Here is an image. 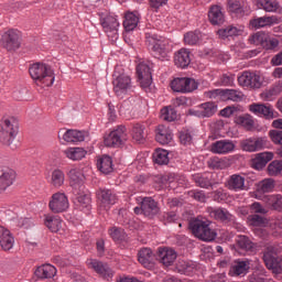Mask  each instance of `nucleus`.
Masks as SVG:
<instances>
[{
  "mask_svg": "<svg viewBox=\"0 0 282 282\" xmlns=\"http://www.w3.org/2000/svg\"><path fill=\"white\" fill-rule=\"evenodd\" d=\"M154 164L164 166L169 164V151L164 149H156L152 155Z\"/></svg>",
  "mask_w": 282,
  "mask_h": 282,
  "instance_id": "09e8293b",
  "label": "nucleus"
},
{
  "mask_svg": "<svg viewBox=\"0 0 282 282\" xmlns=\"http://www.w3.org/2000/svg\"><path fill=\"white\" fill-rule=\"evenodd\" d=\"M153 259H154L153 250H151L150 248H142L138 252L139 263H141L143 268H148V270H151V268H153Z\"/></svg>",
  "mask_w": 282,
  "mask_h": 282,
  "instance_id": "2f4dec72",
  "label": "nucleus"
},
{
  "mask_svg": "<svg viewBox=\"0 0 282 282\" xmlns=\"http://www.w3.org/2000/svg\"><path fill=\"white\" fill-rule=\"evenodd\" d=\"M19 133V121L13 117H8L1 120L0 123V142L7 147H11Z\"/></svg>",
  "mask_w": 282,
  "mask_h": 282,
  "instance_id": "7ed1b4c3",
  "label": "nucleus"
},
{
  "mask_svg": "<svg viewBox=\"0 0 282 282\" xmlns=\"http://www.w3.org/2000/svg\"><path fill=\"white\" fill-rule=\"evenodd\" d=\"M199 84L191 77H178L172 80L171 88L173 91H177L180 94H191L195 91Z\"/></svg>",
  "mask_w": 282,
  "mask_h": 282,
  "instance_id": "423d86ee",
  "label": "nucleus"
},
{
  "mask_svg": "<svg viewBox=\"0 0 282 282\" xmlns=\"http://www.w3.org/2000/svg\"><path fill=\"white\" fill-rule=\"evenodd\" d=\"M137 75L141 83V87H151L153 83V76L151 74V67L147 63H140L137 66Z\"/></svg>",
  "mask_w": 282,
  "mask_h": 282,
  "instance_id": "f3484780",
  "label": "nucleus"
},
{
  "mask_svg": "<svg viewBox=\"0 0 282 282\" xmlns=\"http://www.w3.org/2000/svg\"><path fill=\"white\" fill-rule=\"evenodd\" d=\"M174 64L181 69H186L191 65V51L181 48L174 54Z\"/></svg>",
  "mask_w": 282,
  "mask_h": 282,
  "instance_id": "bb28decb",
  "label": "nucleus"
},
{
  "mask_svg": "<svg viewBox=\"0 0 282 282\" xmlns=\"http://www.w3.org/2000/svg\"><path fill=\"white\" fill-rule=\"evenodd\" d=\"M48 208L52 213H65L69 208V199L65 193L57 192L52 195L48 203Z\"/></svg>",
  "mask_w": 282,
  "mask_h": 282,
  "instance_id": "9b49d317",
  "label": "nucleus"
},
{
  "mask_svg": "<svg viewBox=\"0 0 282 282\" xmlns=\"http://www.w3.org/2000/svg\"><path fill=\"white\" fill-rule=\"evenodd\" d=\"M206 98H210L212 100H232V102H241L243 100V93L237 89H216L212 93V95H205Z\"/></svg>",
  "mask_w": 282,
  "mask_h": 282,
  "instance_id": "0eeeda50",
  "label": "nucleus"
},
{
  "mask_svg": "<svg viewBox=\"0 0 282 282\" xmlns=\"http://www.w3.org/2000/svg\"><path fill=\"white\" fill-rule=\"evenodd\" d=\"M274 159V154L272 152H262L256 155V158L252 160V166L256 169V171H261L262 169H265V165L268 162H272Z\"/></svg>",
  "mask_w": 282,
  "mask_h": 282,
  "instance_id": "7c9ffc66",
  "label": "nucleus"
},
{
  "mask_svg": "<svg viewBox=\"0 0 282 282\" xmlns=\"http://www.w3.org/2000/svg\"><path fill=\"white\" fill-rule=\"evenodd\" d=\"M177 118V110L173 107H164L161 109V120L165 122H174Z\"/></svg>",
  "mask_w": 282,
  "mask_h": 282,
  "instance_id": "4d7b16f0",
  "label": "nucleus"
},
{
  "mask_svg": "<svg viewBox=\"0 0 282 282\" xmlns=\"http://www.w3.org/2000/svg\"><path fill=\"white\" fill-rule=\"evenodd\" d=\"M86 265L89 270H94L97 274L102 276L104 279H111L113 276V271L109 268V264L97 260V259H88L86 261Z\"/></svg>",
  "mask_w": 282,
  "mask_h": 282,
  "instance_id": "ddd939ff",
  "label": "nucleus"
},
{
  "mask_svg": "<svg viewBox=\"0 0 282 282\" xmlns=\"http://www.w3.org/2000/svg\"><path fill=\"white\" fill-rule=\"evenodd\" d=\"M193 180L199 188H210L213 186V181L206 174H194Z\"/></svg>",
  "mask_w": 282,
  "mask_h": 282,
  "instance_id": "6e6d98bb",
  "label": "nucleus"
},
{
  "mask_svg": "<svg viewBox=\"0 0 282 282\" xmlns=\"http://www.w3.org/2000/svg\"><path fill=\"white\" fill-rule=\"evenodd\" d=\"M176 271L178 274L193 276V274L197 272V263L193 261L178 260L176 263Z\"/></svg>",
  "mask_w": 282,
  "mask_h": 282,
  "instance_id": "c756f323",
  "label": "nucleus"
},
{
  "mask_svg": "<svg viewBox=\"0 0 282 282\" xmlns=\"http://www.w3.org/2000/svg\"><path fill=\"white\" fill-rule=\"evenodd\" d=\"M242 32H243V30L238 29L235 25H229V26L218 30L217 34H218L219 39H223L224 41H226V39H230V36H241Z\"/></svg>",
  "mask_w": 282,
  "mask_h": 282,
  "instance_id": "a18cd8bd",
  "label": "nucleus"
},
{
  "mask_svg": "<svg viewBox=\"0 0 282 282\" xmlns=\"http://www.w3.org/2000/svg\"><path fill=\"white\" fill-rule=\"evenodd\" d=\"M37 279H54L56 276V267L52 264H42L35 270Z\"/></svg>",
  "mask_w": 282,
  "mask_h": 282,
  "instance_id": "c9c22d12",
  "label": "nucleus"
},
{
  "mask_svg": "<svg viewBox=\"0 0 282 282\" xmlns=\"http://www.w3.org/2000/svg\"><path fill=\"white\" fill-rule=\"evenodd\" d=\"M282 172V163L279 161H272L268 165V173L271 177H276V175H281Z\"/></svg>",
  "mask_w": 282,
  "mask_h": 282,
  "instance_id": "e2e57ef3",
  "label": "nucleus"
},
{
  "mask_svg": "<svg viewBox=\"0 0 282 282\" xmlns=\"http://www.w3.org/2000/svg\"><path fill=\"white\" fill-rule=\"evenodd\" d=\"M158 213H160V207L158 206V202H155V199L151 197H145L142 199V215H144V217L153 219Z\"/></svg>",
  "mask_w": 282,
  "mask_h": 282,
  "instance_id": "4be33fe9",
  "label": "nucleus"
},
{
  "mask_svg": "<svg viewBox=\"0 0 282 282\" xmlns=\"http://www.w3.org/2000/svg\"><path fill=\"white\" fill-rule=\"evenodd\" d=\"M199 39H202V32L191 31L184 35V43L185 45H197V43H199Z\"/></svg>",
  "mask_w": 282,
  "mask_h": 282,
  "instance_id": "13d9d810",
  "label": "nucleus"
},
{
  "mask_svg": "<svg viewBox=\"0 0 282 282\" xmlns=\"http://www.w3.org/2000/svg\"><path fill=\"white\" fill-rule=\"evenodd\" d=\"M263 202L267 204V206H269V208H272V210H282L281 194L267 195L263 197Z\"/></svg>",
  "mask_w": 282,
  "mask_h": 282,
  "instance_id": "c03bdc74",
  "label": "nucleus"
},
{
  "mask_svg": "<svg viewBox=\"0 0 282 282\" xmlns=\"http://www.w3.org/2000/svg\"><path fill=\"white\" fill-rule=\"evenodd\" d=\"M138 23H140V15H138L135 12L126 13L123 21L126 32H133V30L138 28Z\"/></svg>",
  "mask_w": 282,
  "mask_h": 282,
  "instance_id": "58836bf2",
  "label": "nucleus"
},
{
  "mask_svg": "<svg viewBox=\"0 0 282 282\" xmlns=\"http://www.w3.org/2000/svg\"><path fill=\"white\" fill-rule=\"evenodd\" d=\"M267 36L268 34H265V32H257L249 37V43H251V45H261V47H263Z\"/></svg>",
  "mask_w": 282,
  "mask_h": 282,
  "instance_id": "680f3d73",
  "label": "nucleus"
},
{
  "mask_svg": "<svg viewBox=\"0 0 282 282\" xmlns=\"http://www.w3.org/2000/svg\"><path fill=\"white\" fill-rule=\"evenodd\" d=\"M158 257L161 263H163L166 268L173 265L175 263V259H177V252L171 248H159Z\"/></svg>",
  "mask_w": 282,
  "mask_h": 282,
  "instance_id": "393cba45",
  "label": "nucleus"
},
{
  "mask_svg": "<svg viewBox=\"0 0 282 282\" xmlns=\"http://www.w3.org/2000/svg\"><path fill=\"white\" fill-rule=\"evenodd\" d=\"M272 191H274V180L267 178L258 183L256 193L263 195L265 193H272Z\"/></svg>",
  "mask_w": 282,
  "mask_h": 282,
  "instance_id": "8fccbe9b",
  "label": "nucleus"
},
{
  "mask_svg": "<svg viewBox=\"0 0 282 282\" xmlns=\"http://www.w3.org/2000/svg\"><path fill=\"white\" fill-rule=\"evenodd\" d=\"M249 221L251 226H265V218L259 216V215H251L249 216Z\"/></svg>",
  "mask_w": 282,
  "mask_h": 282,
  "instance_id": "774afa93",
  "label": "nucleus"
},
{
  "mask_svg": "<svg viewBox=\"0 0 282 282\" xmlns=\"http://www.w3.org/2000/svg\"><path fill=\"white\" fill-rule=\"evenodd\" d=\"M51 184L54 188H61L65 184V172L61 169H55L51 174Z\"/></svg>",
  "mask_w": 282,
  "mask_h": 282,
  "instance_id": "3c124183",
  "label": "nucleus"
},
{
  "mask_svg": "<svg viewBox=\"0 0 282 282\" xmlns=\"http://www.w3.org/2000/svg\"><path fill=\"white\" fill-rule=\"evenodd\" d=\"M65 142L76 143V142H85V132L78 130H67L62 135Z\"/></svg>",
  "mask_w": 282,
  "mask_h": 282,
  "instance_id": "37998d69",
  "label": "nucleus"
},
{
  "mask_svg": "<svg viewBox=\"0 0 282 282\" xmlns=\"http://www.w3.org/2000/svg\"><path fill=\"white\" fill-rule=\"evenodd\" d=\"M208 169L213 171H224L230 166V160L226 158L213 156L207 161Z\"/></svg>",
  "mask_w": 282,
  "mask_h": 282,
  "instance_id": "e433bc0d",
  "label": "nucleus"
},
{
  "mask_svg": "<svg viewBox=\"0 0 282 282\" xmlns=\"http://www.w3.org/2000/svg\"><path fill=\"white\" fill-rule=\"evenodd\" d=\"M208 19L212 25H223L226 22V15H224V8L218 4H214L209 8Z\"/></svg>",
  "mask_w": 282,
  "mask_h": 282,
  "instance_id": "b1692460",
  "label": "nucleus"
},
{
  "mask_svg": "<svg viewBox=\"0 0 282 282\" xmlns=\"http://www.w3.org/2000/svg\"><path fill=\"white\" fill-rule=\"evenodd\" d=\"M155 138L159 144H170V142L173 140V131H171L170 127L161 124L156 129Z\"/></svg>",
  "mask_w": 282,
  "mask_h": 282,
  "instance_id": "473e14b6",
  "label": "nucleus"
},
{
  "mask_svg": "<svg viewBox=\"0 0 282 282\" xmlns=\"http://www.w3.org/2000/svg\"><path fill=\"white\" fill-rule=\"evenodd\" d=\"M209 216L216 221H221V224H230V221H235V216L228 212L226 208L217 207L209 208Z\"/></svg>",
  "mask_w": 282,
  "mask_h": 282,
  "instance_id": "412c9836",
  "label": "nucleus"
},
{
  "mask_svg": "<svg viewBox=\"0 0 282 282\" xmlns=\"http://www.w3.org/2000/svg\"><path fill=\"white\" fill-rule=\"evenodd\" d=\"M229 191H243L246 188V177L240 174H232L227 181Z\"/></svg>",
  "mask_w": 282,
  "mask_h": 282,
  "instance_id": "f704fd0d",
  "label": "nucleus"
},
{
  "mask_svg": "<svg viewBox=\"0 0 282 282\" xmlns=\"http://www.w3.org/2000/svg\"><path fill=\"white\" fill-rule=\"evenodd\" d=\"M145 43L155 58H166V56H169V52H171V44L169 43V40L162 39L155 34L147 33Z\"/></svg>",
  "mask_w": 282,
  "mask_h": 282,
  "instance_id": "f03ea898",
  "label": "nucleus"
},
{
  "mask_svg": "<svg viewBox=\"0 0 282 282\" xmlns=\"http://www.w3.org/2000/svg\"><path fill=\"white\" fill-rule=\"evenodd\" d=\"M69 184L73 188H83V184H85V174L78 169H72L67 173Z\"/></svg>",
  "mask_w": 282,
  "mask_h": 282,
  "instance_id": "c85d7f7f",
  "label": "nucleus"
},
{
  "mask_svg": "<svg viewBox=\"0 0 282 282\" xmlns=\"http://www.w3.org/2000/svg\"><path fill=\"white\" fill-rule=\"evenodd\" d=\"M64 155L73 162H78L87 155V151L84 148H67L64 150Z\"/></svg>",
  "mask_w": 282,
  "mask_h": 282,
  "instance_id": "ea45409f",
  "label": "nucleus"
},
{
  "mask_svg": "<svg viewBox=\"0 0 282 282\" xmlns=\"http://www.w3.org/2000/svg\"><path fill=\"white\" fill-rule=\"evenodd\" d=\"M250 270V261L236 260L229 270L230 276H246V273Z\"/></svg>",
  "mask_w": 282,
  "mask_h": 282,
  "instance_id": "cd10ccee",
  "label": "nucleus"
},
{
  "mask_svg": "<svg viewBox=\"0 0 282 282\" xmlns=\"http://www.w3.org/2000/svg\"><path fill=\"white\" fill-rule=\"evenodd\" d=\"M262 47L264 50H276V47H279V41L275 37H270L267 35Z\"/></svg>",
  "mask_w": 282,
  "mask_h": 282,
  "instance_id": "0e129e2a",
  "label": "nucleus"
},
{
  "mask_svg": "<svg viewBox=\"0 0 282 282\" xmlns=\"http://www.w3.org/2000/svg\"><path fill=\"white\" fill-rule=\"evenodd\" d=\"M75 205L78 210L89 213L91 210V196L89 194H79L76 197Z\"/></svg>",
  "mask_w": 282,
  "mask_h": 282,
  "instance_id": "a19ab883",
  "label": "nucleus"
},
{
  "mask_svg": "<svg viewBox=\"0 0 282 282\" xmlns=\"http://www.w3.org/2000/svg\"><path fill=\"white\" fill-rule=\"evenodd\" d=\"M236 243L240 250H246V252H250L254 248V242L250 240L248 236H238L236 239Z\"/></svg>",
  "mask_w": 282,
  "mask_h": 282,
  "instance_id": "603ef678",
  "label": "nucleus"
},
{
  "mask_svg": "<svg viewBox=\"0 0 282 282\" xmlns=\"http://www.w3.org/2000/svg\"><path fill=\"white\" fill-rule=\"evenodd\" d=\"M210 151L218 155H226V153H232L235 151V143L230 140H219L212 143Z\"/></svg>",
  "mask_w": 282,
  "mask_h": 282,
  "instance_id": "6ab92c4d",
  "label": "nucleus"
},
{
  "mask_svg": "<svg viewBox=\"0 0 282 282\" xmlns=\"http://www.w3.org/2000/svg\"><path fill=\"white\" fill-rule=\"evenodd\" d=\"M189 229L202 241H215V237H217V234L210 229V225L200 219L192 220L189 223Z\"/></svg>",
  "mask_w": 282,
  "mask_h": 282,
  "instance_id": "20e7f679",
  "label": "nucleus"
},
{
  "mask_svg": "<svg viewBox=\"0 0 282 282\" xmlns=\"http://www.w3.org/2000/svg\"><path fill=\"white\" fill-rule=\"evenodd\" d=\"M29 73L34 83L40 87H52L54 85V70L47 64L35 63L30 66Z\"/></svg>",
  "mask_w": 282,
  "mask_h": 282,
  "instance_id": "f257e3e1",
  "label": "nucleus"
},
{
  "mask_svg": "<svg viewBox=\"0 0 282 282\" xmlns=\"http://www.w3.org/2000/svg\"><path fill=\"white\" fill-rule=\"evenodd\" d=\"M147 127L143 123H134L132 127V140L142 143L147 140Z\"/></svg>",
  "mask_w": 282,
  "mask_h": 282,
  "instance_id": "49530a36",
  "label": "nucleus"
},
{
  "mask_svg": "<svg viewBox=\"0 0 282 282\" xmlns=\"http://www.w3.org/2000/svg\"><path fill=\"white\" fill-rule=\"evenodd\" d=\"M100 25L111 39H118V28H120V22L113 15H106L105 18H100Z\"/></svg>",
  "mask_w": 282,
  "mask_h": 282,
  "instance_id": "2eb2a0df",
  "label": "nucleus"
},
{
  "mask_svg": "<svg viewBox=\"0 0 282 282\" xmlns=\"http://www.w3.org/2000/svg\"><path fill=\"white\" fill-rule=\"evenodd\" d=\"M96 195L104 208H111V206L118 203V194L113 189L99 188Z\"/></svg>",
  "mask_w": 282,
  "mask_h": 282,
  "instance_id": "4468645a",
  "label": "nucleus"
},
{
  "mask_svg": "<svg viewBox=\"0 0 282 282\" xmlns=\"http://www.w3.org/2000/svg\"><path fill=\"white\" fill-rule=\"evenodd\" d=\"M235 123L247 131H254V118L251 115H242L235 118Z\"/></svg>",
  "mask_w": 282,
  "mask_h": 282,
  "instance_id": "79ce46f5",
  "label": "nucleus"
},
{
  "mask_svg": "<svg viewBox=\"0 0 282 282\" xmlns=\"http://www.w3.org/2000/svg\"><path fill=\"white\" fill-rule=\"evenodd\" d=\"M257 6L264 12H276L279 9L276 0H257Z\"/></svg>",
  "mask_w": 282,
  "mask_h": 282,
  "instance_id": "864d4df0",
  "label": "nucleus"
},
{
  "mask_svg": "<svg viewBox=\"0 0 282 282\" xmlns=\"http://www.w3.org/2000/svg\"><path fill=\"white\" fill-rule=\"evenodd\" d=\"M14 248V237L6 227L0 226V250L8 252Z\"/></svg>",
  "mask_w": 282,
  "mask_h": 282,
  "instance_id": "5701e85b",
  "label": "nucleus"
},
{
  "mask_svg": "<svg viewBox=\"0 0 282 282\" xmlns=\"http://www.w3.org/2000/svg\"><path fill=\"white\" fill-rule=\"evenodd\" d=\"M269 135H270L272 142H274V144H280L282 147V131L281 130H271L269 132Z\"/></svg>",
  "mask_w": 282,
  "mask_h": 282,
  "instance_id": "338daca9",
  "label": "nucleus"
},
{
  "mask_svg": "<svg viewBox=\"0 0 282 282\" xmlns=\"http://www.w3.org/2000/svg\"><path fill=\"white\" fill-rule=\"evenodd\" d=\"M97 169L100 173L109 175L113 171V160L109 155H102L97 159Z\"/></svg>",
  "mask_w": 282,
  "mask_h": 282,
  "instance_id": "4c0bfd02",
  "label": "nucleus"
},
{
  "mask_svg": "<svg viewBox=\"0 0 282 282\" xmlns=\"http://www.w3.org/2000/svg\"><path fill=\"white\" fill-rule=\"evenodd\" d=\"M246 1L243 0H227V10L234 14H243Z\"/></svg>",
  "mask_w": 282,
  "mask_h": 282,
  "instance_id": "de8ad7c7",
  "label": "nucleus"
},
{
  "mask_svg": "<svg viewBox=\"0 0 282 282\" xmlns=\"http://www.w3.org/2000/svg\"><path fill=\"white\" fill-rule=\"evenodd\" d=\"M44 225L51 232H61L63 230V220L58 216L45 215Z\"/></svg>",
  "mask_w": 282,
  "mask_h": 282,
  "instance_id": "72a5a7b5",
  "label": "nucleus"
},
{
  "mask_svg": "<svg viewBox=\"0 0 282 282\" xmlns=\"http://www.w3.org/2000/svg\"><path fill=\"white\" fill-rule=\"evenodd\" d=\"M14 180H17V172L12 169H7L2 171L0 175V193L10 188L12 184H14Z\"/></svg>",
  "mask_w": 282,
  "mask_h": 282,
  "instance_id": "a878e982",
  "label": "nucleus"
},
{
  "mask_svg": "<svg viewBox=\"0 0 282 282\" xmlns=\"http://www.w3.org/2000/svg\"><path fill=\"white\" fill-rule=\"evenodd\" d=\"M249 282H274L272 279L265 276V270L256 271L249 276Z\"/></svg>",
  "mask_w": 282,
  "mask_h": 282,
  "instance_id": "052dcab7",
  "label": "nucleus"
},
{
  "mask_svg": "<svg viewBox=\"0 0 282 282\" xmlns=\"http://www.w3.org/2000/svg\"><path fill=\"white\" fill-rule=\"evenodd\" d=\"M129 140V134L127 133V127L118 126L115 130H112L108 137L105 138L104 143L107 147H122L124 142Z\"/></svg>",
  "mask_w": 282,
  "mask_h": 282,
  "instance_id": "39448f33",
  "label": "nucleus"
},
{
  "mask_svg": "<svg viewBox=\"0 0 282 282\" xmlns=\"http://www.w3.org/2000/svg\"><path fill=\"white\" fill-rule=\"evenodd\" d=\"M282 252V245L279 242H274L268 245L263 252V262L264 265L269 268H274L276 265V261L279 260L278 254Z\"/></svg>",
  "mask_w": 282,
  "mask_h": 282,
  "instance_id": "f8f14e48",
  "label": "nucleus"
},
{
  "mask_svg": "<svg viewBox=\"0 0 282 282\" xmlns=\"http://www.w3.org/2000/svg\"><path fill=\"white\" fill-rule=\"evenodd\" d=\"M163 224H173L177 221V214L175 212H166L161 216Z\"/></svg>",
  "mask_w": 282,
  "mask_h": 282,
  "instance_id": "69168bd1",
  "label": "nucleus"
},
{
  "mask_svg": "<svg viewBox=\"0 0 282 282\" xmlns=\"http://www.w3.org/2000/svg\"><path fill=\"white\" fill-rule=\"evenodd\" d=\"M249 111L256 116H263L267 120H273V118H275L272 106H265V104H251L249 106Z\"/></svg>",
  "mask_w": 282,
  "mask_h": 282,
  "instance_id": "aec40b11",
  "label": "nucleus"
},
{
  "mask_svg": "<svg viewBox=\"0 0 282 282\" xmlns=\"http://www.w3.org/2000/svg\"><path fill=\"white\" fill-rule=\"evenodd\" d=\"M217 113V104L213 101H207L200 104L194 111L193 115L197 118H212Z\"/></svg>",
  "mask_w": 282,
  "mask_h": 282,
  "instance_id": "a211bd4d",
  "label": "nucleus"
},
{
  "mask_svg": "<svg viewBox=\"0 0 282 282\" xmlns=\"http://www.w3.org/2000/svg\"><path fill=\"white\" fill-rule=\"evenodd\" d=\"M113 91L116 96L122 98V96H127L129 91H131L133 84L131 83V77L127 74H121L113 78L112 80Z\"/></svg>",
  "mask_w": 282,
  "mask_h": 282,
  "instance_id": "6e6552de",
  "label": "nucleus"
},
{
  "mask_svg": "<svg viewBox=\"0 0 282 282\" xmlns=\"http://www.w3.org/2000/svg\"><path fill=\"white\" fill-rule=\"evenodd\" d=\"M280 94H282V83L275 84L270 89L264 90L261 97L264 98V100H272L274 97L280 96Z\"/></svg>",
  "mask_w": 282,
  "mask_h": 282,
  "instance_id": "5fc2aeb1",
  "label": "nucleus"
},
{
  "mask_svg": "<svg viewBox=\"0 0 282 282\" xmlns=\"http://www.w3.org/2000/svg\"><path fill=\"white\" fill-rule=\"evenodd\" d=\"M242 151L248 153H254L261 151L268 147V138L265 137H250L240 141Z\"/></svg>",
  "mask_w": 282,
  "mask_h": 282,
  "instance_id": "1a4fd4ad",
  "label": "nucleus"
},
{
  "mask_svg": "<svg viewBox=\"0 0 282 282\" xmlns=\"http://www.w3.org/2000/svg\"><path fill=\"white\" fill-rule=\"evenodd\" d=\"M2 46L8 52H14L21 47V33L18 30L11 29L2 34Z\"/></svg>",
  "mask_w": 282,
  "mask_h": 282,
  "instance_id": "9d476101",
  "label": "nucleus"
},
{
  "mask_svg": "<svg viewBox=\"0 0 282 282\" xmlns=\"http://www.w3.org/2000/svg\"><path fill=\"white\" fill-rule=\"evenodd\" d=\"M108 232L113 241H124V239H127V232L120 227H112Z\"/></svg>",
  "mask_w": 282,
  "mask_h": 282,
  "instance_id": "bf43d9fd",
  "label": "nucleus"
},
{
  "mask_svg": "<svg viewBox=\"0 0 282 282\" xmlns=\"http://www.w3.org/2000/svg\"><path fill=\"white\" fill-rule=\"evenodd\" d=\"M279 23H281V20L276 15H264L260 18H253L249 21V25L253 30H261V28H270Z\"/></svg>",
  "mask_w": 282,
  "mask_h": 282,
  "instance_id": "dca6fc26",
  "label": "nucleus"
}]
</instances>
